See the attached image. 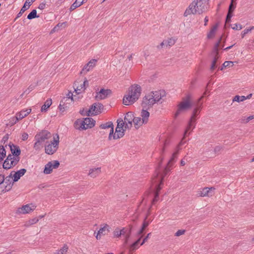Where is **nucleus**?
I'll list each match as a JSON object with an SVG mask.
<instances>
[{
  "instance_id": "1",
  "label": "nucleus",
  "mask_w": 254,
  "mask_h": 254,
  "mask_svg": "<svg viewBox=\"0 0 254 254\" xmlns=\"http://www.w3.org/2000/svg\"><path fill=\"white\" fill-rule=\"evenodd\" d=\"M195 124L196 121L190 118L185 130L183 138L175 147L174 152L173 153L171 159L169 160L166 166V172L169 171L171 169V166H172L176 162L175 159L177 158L179 151L182 149L181 146L186 143V141H184L185 138L190 134L191 132L195 128Z\"/></svg>"
},
{
  "instance_id": "2",
  "label": "nucleus",
  "mask_w": 254,
  "mask_h": 254,
  "mask_svg": "<svg viewBox=\"0 0 254 254\" xmlns=\"http://www.w3.org/2000/svg\"><path fill=\"white\" fill-rule=\"evenodd\" d=\"M209 0H194L187 8L184 15L187 16L191 14H201L209 8Z\"/></svg>"
},
{
  "instance_id": "3",
  "label": "nucleus",
  "mask_w": 254,
  "mask_h": 254,
  "mask_svg": "<svg viewBox=\"0 0 254 254\" xmlns=\"http://www.w3.org/2000/svg\"><path fill=\"white\" fill-rule=\"evenodd\" d=\"M141 92V88L138 84L130 86L123 98V104L128 106L133 104L139 98Z\"/></svg>"
},
{
  "instance_id": "4",
  "label": "nucleus",
  "mask_w": 254,
  "mask_h": 254,
  "mask_svg": "<svg viewBox=\"0 0 254 254\" xmlns=\"http://www.w3.org/2000/svg\"><path fill=\"white\" fill-rule=\"evenodd\" d=\"M165 95V92L163 90L152 92L143 98L142 106L144 108H149L155 103L159 102L162 97Z\"/></svg>"
},
{
  "instance_id": "5",
  "label": "nucleus",
  "mask_w": 254,
  "mask_h": 254,
  "mask_svg": "<svg viewBox=\"0 0 254 254\" xmlns=\"http://www.w3.org/2000/svg\"><path fill=\"white\" fill-rule=\"evenodd\" d=\"M166 167L164 170V172L163 174H160V171L159 169L156 170V176L154 178H153L152 180V184L155 186L156 188V191L155 192L154 198L152 200V203H155L158 200V195L159 191L162 189V185H163V180L164 177L169 173L172 169L169 171L166 172L165 171Z\"/></svg>"
},
{
  "instance_id": "6",
  "label": "nucleus",
  "mask_w": 254,
  "mask_h": 254,
  "mask_svg": "<svg viewBox=\"0 0 254 254\" xmlns=\"http://www.w3.org/2000/svg\"><path fill=\"white\" fill-rule=\"evenodd\" d=\"M192 106L191 97L188 95L183 98L177 106V110L175 114V118H177L181 113L189 110Z\"/></svg>"
},
{
  "instance_id": "7",
  "label": "nucleus",
  "mask_w": 254,
  "mask_h": 254,
  "mask_svg": "<svg viewBox=\"0 0 254 254\" xmlns=\"http://www.w3.org/2000/svg\"><path fill=\"white\" fill-rule=\"evenodd\" d=\"M60 142V138L59 135L56 134L54 136L53 140L50 143L45 145V152L48 155L54 154L58 150Z\"/></svg>"
},
{
  "instance_id": "8",
  "label": "nucleus",
  "mask_w": 254,
  "mask_h": 254,
  "mask_svg": "<svg viewBox=\"0 0 254 254\" xmlns=\"http://www.w3.org/2000/svg\"><path fill=\"white\" fill-rule=\"evenodd\" d=\"M150 114L149 113L145 110H142L141 112L140 117H135L133 121L134 126L136 129H138L143 124H146L149 119Z\"/></svg>"
},
{
  "instance_id": "9",
  "label": "nucleus",
  "mask_w": 254,
  "mask_h": 254,
  "mask_svg": "<svg viewBox=\"0 0 254 254\" xmlns=\"http://www.w3.org/2000/svg\"><path fill=\"white\" fill-rule=\"evenodd\" d=\"M19 157L14 156L13 155H8L3 163V168L8 170L14 167L19 162Z\"/></svg>"
},
{
  "instance_id": "10",
  "label": "nucleus",
  "mask_w": 254,
  "mask_h": 254,
  "mask_svg": "<svg viewBox=\"0 0 254 254\" xmlns=\"http://www.w3.org/2000/svg\"><path fill=\"white\" fill-rule=\"evenodd\" d=\"M103 105L99 103L93 104L88 110L87 115L88 116H95L100 114L103 110Z\"/></svg>"
},
{
  "instance_id": "11",
  "label": "nucleus",
  "mask_w": 254,
  "mask_h": 254,
  "mask_svg": "<svg viewBox=\"0 0 254 254\" xmlns=\"http://www.w3.org/2000/svg\"><path fill=\"white\" fill-rule=\"evenodd\" d=\"M60 166V162L57 160L49 162L45 166L43 173L46 175L51 174L54 169L58 168Z\"/></svg>"
},
{
  "instance_id": "12",
  "label": "nucleus",
  "mask_w": 254,
  "mask_h": 254,
  "mask_svg": "<svg viewBox=\"0 0 254 254\" xmlns=\"http://www.w3.org/2000/svg\"><path fill=\"white\" fill-rule=\"evenodd\" d=\"M222 37H221L220 38L219 40L218 41V42L217 43H216V44L215 45L214 47L213 48L212 53L214 56V58L212 61V64H211V65L210 67L211 70L214 69L216 68V67L217 66L216 63H217V61L219 57V55H218L219 47L220 42L222 40Z\"/></svg>"
},
{
  "instance_id": "13",
  "label": "nucleus",
  "mask_w": 254,
  "mask_h": 254,
  "mask_svg": "<svg viewBox=\"0 0 254 254\" xmlns=\"http://www.w3.org/2000/svg\"><path fill=\"white\" fill-rule=\"evenodd\" d=\"M36 208V206L32 203L23 205L18 208L17 213L18 214H25L33 212Z\"/></svg>"
},
{
  "instance_id": "14",
  "label": "nucleus",
  "mask_w": 254,
  "mask_h": 254,
  "mask_svg": "<svg viewBox=\"0 0 254 254\" xmlns=\"http://www.w3.org/2000/svg\"><path fill=\"white\" fill-rule=\"evenodd\" d=\"M206 94V92L203 94V95L199 98L197 101V102L195 104V106L193 110L192 115L190 117V119L196 121V117L200 112L202 109V103H200L201 100L203 98V96Z\"/></svg>"
},
{
  "instance_id": "15",
  "label": "nucleus",
  "mask_w": 254,
  "mask_h": 254,
  "mask_svg": "<svg viewBox=\"0 0 254 254\" xmlns=\"http://www.w3.org/2000/svg\"><path fill=\"white\" fill-rule=\"evenodd\" d=\"M52 137V134L47 130H42L35 136V139H38L41 142H44L46 140Z\"/></svg>"
},
{
  "instance_id": "16",
  "label": "nucleus",
  "mask_w": 254,
  "mask_h": 254,
  "mask_svg": "<svg viewBox=\"0 0 254 254\" xmlns=\"http://www.w3.org/2000/svg\"><path fill=\"white\" fill-rule=\"evenodd\" d=\"M134 115L131 112H127L124 118V122L126 123L125 128H130L132 126V122Z\"/></svg>"
},
{
  "instance_id": "17",
  "label": "nucleus",
  "mask_w": 254,
  "mask_h": 254,
  "mask_svg": "<svg viewBox=\"0 0 254 254\" xmlns=\"http://www.w3.org/2000/svg\"><path fill=\"white\" fill-rule=\"evenodd\" d=\"M88 81L85 79L83 83H81L80 85H79V82L78 81H76L74 84V91L77 94H79L83 92L86 89V86H88Z\"/></svg>"
},
{
  "instance_id": "18",
  "label": "nucleus",
  "mask_w": 254,
  "mask_h": 254,
  "mask_svg": "<svg viewBox=\"0 0 254 254\" xmlns=\"http://www.w3.org/2000/svg\"><path fill=\"white\" fill-rule=\"evenodd\" d=\"M31 109H28L25 110H22L20 112L17 113L15 117L12 118L13 121L15 120L12 124L13 125L16 124V123H17L19 120H21L26 117L31 113Z\"/></svg>"
},
{
  "instance_id": "19",
  "label": "nucleus",
  "mask_w": 254,
  "mask_h": 254,
  "mask_svg": "<svg viewBox=\"0 0 254 254\" xmlns=\"http://www.w3.org/2000/svg\"><path fill=\"white\" fill-rule=\"evenodd\" d=\"M112 91L110 89H101L100 91L96 92L95 99L97 100L104 99L110 95Z\"/></svg>"
},
{
  "instance_id": "20",
  "label": "nucleus",
  "mask_w": 254,
  "mask_h": 254,
  "mask_svg": "<svg viewBox=\"0 0 254 254\" xmlns=\"http://www.w3.org/2000/svg\"><path fill=\"white\" fill-rule=\"evenodd\" d=\"M110 227L108 224H104L103 227H101L98 230L96 235L97 240H100L102 236L107 235L110 231Z\"/></svg>"
},
{
  "instance_id": "21",
  "label": "nucleus",
  "mask_w": 254,
  "mask_h": 254,
  "mask_svg": "<svg viewBox=\"0 0 254 254\" xmlns=\"http://www.w3.org/2000/svg\"><path fill=\"white\" fill-rule=\"evenodd\" d=\"M97 62V61L96 59L91 60L84 66L80 73L85 74L90 70L92 69L96 65Z\"/></svg>"
},
{
  "instance_id": "22",
  "label": "nucleus",
  "mask_w": 254,
  "mask_h": 254,
  "mask_svg": "<svg viewBox=\"0 0 254 254\" xmlns=\"http://www.w3.org/2000/svg\"><path fill=\"white\" fill-rule=\"evenodd\" d=\"M215 190V188L213 187L208 188L205 187L202 189V190L198 191V194L199 196H210L212 194H211V191Z\"/></svg>"
},
{
  "instance_id": "23",
  "label": "nucleus",
  "mask_w": 254,
  "mask_h": 254,
  "mask_svg": "<svg viewBox=\"0 0 254 254\" xmlns=\"http://www.w3.org/2000/svg\"><path fill=\"white\" fill-rule=\"evenodd\" d=\"M175 43V40L172 38H170L167 40H164L160 43L159 45L157 46L158 49H161L163 48H170Z\"/></svg>"
},
{
  "instance_id": "24",
  "label": "nucleus",
  "mask_w": 254,
  "mask_h": 254,
  "mask_svg": "<svg viewBox=\"0 0 254 254\" xmlns=\"http://www.w3.org/2000/svg\"><path fill=\"white\" fill-rule=\"evenodd\" d=\"M100 127L102 129L110 128L109 139H111L112 135L114 133V125L111 122L102 124L100 126Z\"/></svg>"
},
{
  "instance_id": "25",
  "label": "nucleus",
  "mask_w": 254,
  "mask_h": 254,
  "mask_svg": "<svg viewBox=\"0 0 254 254\" xmlns=\"http://www.w3.org/2000/svg\"><path fill=\"white\" fill-rule=\"evenodd\" d=\"M35 0H26L24 4V5L21 8L20 11L17 14V18L20 17L22 15V14L25 12V11H26L29 8L30 5Z\"/></svg>"
},
{
  "instance_id": "26",
  "label": "nucleus",
  "mask_w": 254,
  "mask_h": 254,
  "mask_svg": "<svg viewBox=\"0 0 254 254\" xmlns=\"http://www.w3.org/2000/svg\"><path fill=\"white\" fill-rule=\"evenodd\" d=\"M101 173V168L97 167V168H92L89 170V173L88 174V176L90 177L95 178Z\"/></svg>"
},
{
  "instance_id": "27",
  "label": "nucleus",
  "mask_w": 254,
  "mask_h": 254,
  "mask_svg": "<svg viewBox=\"0 0 254 254\" xmlns=\"http://www.w3.org/2000/svg\"><path fill=\"white\" fill-rule=\"evenodd\" d=\"M125 129L117 127L115 130V133L113 134L112 136L114 139H117L122 137L124 134Z\"/></svg>"
},
{
  "instance_id": "28",
  "label": "nucleus",
  "mask_w": 254,
  "mask_h": 254,
  "mask_svg": "<svg viewBox=\"0 0 254 254\" xmlns=\"http://www.w3.org/2000/svg\"><path fill=\"white\" fill-rule=\"evenodd\" d=\"M14 173V172H11V173L9 176L6 177L4 179V182L5 184H7V185L5 186V189L1 190V191H6L9 190L12 186V184H11V182H10V179L12 178V173Z\"/></svg>"
},
{
  "instance_id": "29",
  "label": "nucleus",
  "mask_w": 254,
  "mask_h": 254,
  "mask_svg": "<svg viewBox=\"0 0 254 254\" xmlns=\"http://www.w3.org/2000/svg\"><path fill=\"white\" fill-rule=\"evenodd\" d=\"M26 170L25 169H21L12 174L13 183L18 181L21 177L23 176L26 173Z\"/></svg>"
},
{
  "instance_id": "30",
  "label": "nucleus",
  "mask_w": 254,
  "mask_h": 254,
  "mask_svg": "<svg viewBox=\"0 0 254 254\" xmlns=\"http://www.w3.org/2000/svg\"><path fill=\"white\" fill-rule=\"evenodd\" d=\"M69 103H67V98H63L60 102L59 106V109L62 112H64L65 110L68 108Z\"/></svg>"
},
{
  "instance_id": "31",
  "label": "nucleus",
  "mask_w": 254,
  "mask_h": 254,
  "mask_svg": "<svg viewBox=\"0 0 254 254\" xmlns=\"http://www.w3.org/2000/svg\"><path fill=\"white\" fill-rule=\"evenodd\" d=\"M148 215V214H147V215L145 217V218L143 221V222L142 223V227H141V229H140V230L138 232L137 234L138 236H142L141 234L144 232L145 229L149 225V224L151 222V221L147 220Z\"/></svg>"
},
{
  "instance_id": "32",
  "label": "nucleus",
  "mask_w": 254,
  "mask_h": 254,
  "mask_svg": "<svg viewBox=\"0 0 254 254\" xmlns=\"http://www.w3.org/2000/svg\"><path fill=\"white\" fill-rule=\"evenodd\" d=\"M218 24H215L214 25H213L211 27L210 30L207 33V37L208 39H212L215 36L216 31L218 28Z\"/></svg>"
},
{
  "instance_id": "33",
  "label": "nucleus",
  "mask_w": 254,
  "mask_h": 254,
  "mask_svg": "<svg viewBox=\"0 0 254 254\" xmlns=\"http://www.w3.org/2000/svg\"><path fill=\"white\" fill-rule=\"evenodd\" d=\"M10 150L12 154L14 156L19 157V155L20 154V150L19 147L12 145L10 146Z\"/></svg>"
},
{
  "instance_id": "34",
  "label": "nucleus",
  "mask_w": 254,
  "mask_h": 254,
  "mask_svg": "<svg viewBox=\"0 0 254 254\" xmlns=\"http://www.w3.org/2000/svg\"><path fill=\"white\" fill-rule=\"evenodd\" d=\"M84 120L87 129L91 128L95 126V121L93 119L90 118H86L84 119Z\"/></svg>"
},
{
  "instance_id": "35",
  "label": "nucleus",
  "mask_w": 254,
  "mask_h": 254,
  "mask_svg": "<svg viewBox=\"0 0 254 254\" xmlns=\"http://www.w3.org/2000/svg\"><path fill=\"white\" fill-rule=\"evenodd\" d=\"M84 2L83 0H76L70 6V10L72 11L75 8L79 7Z\"/></svg>"
},
{
  "instance_id": "36",
  "label": "nucleus",
  "mask_w": 254,
  "mask_h": 254,
  "mask_svg": "<svg viewBox=\"0 0 254 254\" xmlns=\"http://www.w3.org/2000/svg\"><path fill=\"white\" fill-rule=\"evenodd\" d=\"M142 236H140L138 240H137L135 242H134L132 244H131L129 248L130 251H134L139 248L138 244Z\"/></svg>"
},
{
  "instance_id": "37",
  "label": "nucleus",
  "mask_w": 254,
  "mask_h": 254,
  "mask_svg": "<svg viewBox=\"0 0 254 254\" xmlns=\"http://www.w3.org/2000/svg\"><path fill=\"white\" fill-rule=\"evenodd\" d=\"M52 104L51 99H48L46 101L44 104L42 106L41 111V112H46L47 110L50 107Z\"/></svg>"
},
{
  "instance_id": "38",
  "label": "nucleus",
  "mask_w": 254,
  "mask_h": 254,
  "mask_svg": "<svg viewBox=\"0 0 254 254\" xmlns=\"http://www.w3.org/2000/svg\"><path fill=\"white\" fill-rule=\"evenodd\" d=\"M68 250V247L67 245L65 244L64 246L60 250L57 251L54 254H66Z\"/></svg>"
},
{
  "instance_id": "39",
  "label": "nucleus",
  "mask_w": 254,
  "mask_h": 254,
  "mask_svg": "<svg viewBox=\"0 0 254 254\" xmlns=\"http://www.w3.org/2000/svg\"><path fill=\"white\" fill-rule=\"evenodd\" d=\"M248 97H245V96H240L239 95L235 96L233 99V102H240L244 101L246 99H248Z\"/></svg>"
},
{
  "instance_id": "40",
  "label": "nucleus",
  "mask_w": 254,
  "mask_h": 254,
  "mask_svg": "<svg viewBox=\"0 0 254 254\" xmlns=\"http://www.w3.org/2000/svg\"><path fill=\"white\" fill-rule=\"evenodd\" d=\"M35 140L36 141H35V142L34 143V148L36 150H39L41 148H42L43 142H41L38 139H35Z\"/></svg>"
},
{
  "instance_id": "41",
  "label": "nucleus",
  "mask_w": 254,
  "mask_h": 254,
  "mask_svg": "<svg viewBox=\"0 0 254 254\" xmlns=\"http://www.w3.org/2000/svg\"><path fill=\"white\" fill-rule=\"evenodd\" d=\"M6 155V151L2 145H0V161L3 160Z\"/></svg>"
},
{
  "instance_id": "42",
  "label": "nucleus",
  "mask_w": 254,
  "mask_h": 254,
  "mask_svg": "<svg viewBox=\"0 0 254 254\" xmlns=\"http://www.w3.org/2000/svg\"><path fill=\"white\" fill-rule=\"evenodd\" d=\"M38 16L37 15V11L35 9H33L27 16L28 19H32L35 17H37Z\"/></svg>"
},
{
  "instance_id": "43",
  "label": "nucleus",
  "mask_w": 254,
  "mask_h": 254,
  "mask_svg": "<svg viewBox=\"0 0 254 254\" xmlns=\"http://www.w3.org/2000/svg\"><path fill=\"white\" fill-rule=\"evenodd\" d=\"M38 219L34 218L33 219L29 220L28 222H26L25 225L26 226L28 227L37 223L38 222Z\"/></svg>"
},
{
  "instance_id": "44",
  "label": "nucleus",
  "mask_w": 254,
  "mask_h": 254,
  "mask_svg": "<svg viewBox=\"0 0 254 254\" xmlns=\"http://www.w3.org/2000/svg\"><path fill=\"white\" fill-rule=\"evenodd\" d=\"M253 119H254V115L250 116L248 117H244L242 119L241 122L244 124H247Z\"/></svg>"
},
{
  "instance_id": "45",
  "label": "nucleus",
  "mask_w": 254,
  "mask_h": 254,
  "mask_svg": "<svg viewBox=\"0 0 254 254\" xmlns=\"http://www.w3.org/2000/svg\"><path fill=\"white\" fill-rule=\"evenodd\" d=\"M117 127H119L122 128H125L126 123L121 119L118 120L117 121Z\"/></svg>"
},
{
  "instance_id": "46",
  "label": "nucleus",
  "mask_w": 254,
  "mask_h": 254,
  "mask_svg": "<svg viewBox=\"0 0 254 254\" xmlns=\"http://www.w3.org/2000/svg\"><path fill=\"white\" fill-rule=\"evenodd\" d=\"M80 119L77 120L74 124V127L76 129L82 130L80 125Z\"/></svg>"
},
{
  "instance_id": "47",
  "label": "nucleus",
  "mask_w": 254,
  "mask_h": 254,
  "mask_svg": "<svg viewBox=\"0 0 254 254\" xmlns=\"http://www.w3.org/2000/svg\"><path fill=\"white\" fill-rule=\"evenodd\" d=\"M63 98H67V103H70L72 101H73V94L69 92L67 94V96L64 97Z\"/></svg>"
},
{
  "instance_id": "48",
  "label": "nucleus",
  "mask_w": 254,
  "mask_h": 254,
  "mask_svg": "<svg viewBox=\"0 0 254 254\" xmlns=\"http://www.w3.org/2000/svg\"><path fill=\"white\" fill-rule=\"evenodd\" d=\"M231 28L233 30H240L242 29V26L240 24L235 23L231 25Z\"/></svg>"
},
{
  "instance_id": "49",
  "label": "nucleus",
  "mask_w": 254,
  "mask_h": 254,
  "mask_svg": "<svg viewBox=\"0 0 254 254\" xmlns=\"http://www.w3.org/2000/svg\"><path fill=\"white\" fill-rule=\"evenodd\" d=\"M131 231V227H130L129 228H123L121 230V235L125 236L126 235L128 232Z\"/></svg>"
},
{
  "instance_id": "50",
  "label": "nucleus",
  "mask_w": 254,
  "mask_h": 254,
  "mask_svg": "<svg viewBox=\"0 0 254 254\" xmlns=\"http://www.w3.org/2000/svg\"><path fill=\"white\" fill-rule=\"evenodd\" d=\"M114 237L115 238H119L121 236V230L116 228L113 232Z\"/></svg>"
},
{
  "instance_id": "51",
  "label": "nucleus",
  "mask_w": 254,
  "mask_h": 254,
  "mask_svg": "<svg viewBox=\"0 0 254 254\" xmlns=\"http://www.w3.org/2000/svg\"><path fill=\"white\" fill-rule=\"evenodd\" d=\"M254 27H252L250 28L246 29L244 31H243L241 33L242 37L244 38L245 36L248 33L252 31V30L254 29Z\"/></svg>"
},
{
  "instance_id": "52",
  "label": "nucleus",
  "mask_w": 254,
  "mask_h": 254,
  "mask_svg": "<svg viewBox=\"0 0 254 254\" xmlns=\"http://www.w3.org/2000/svg\"><path fill=\"white\" fill-rule=\"evenodd\" d=\"M233 65H234L233 62H231V61H226L223 64V66L225 67H232L233 66Z\"/></svg>"
},
{
  "instance_id": "53",
  "label": "nucleus",
  "mask_w": 254,
  "mask_h": 254,
  "mask_svg": "<svg viewBox=\"0 0 254 254\" xmlns=\"http://www.w3.org/2000/svg\"><path fill=\"white\" fill-rule=\"evenodd\" d=\"M234 2V0H231V2L229 5L228 12H233L234 10L235 9L236 6L233 4Z\"/></svg>"
},
{
  "instance_id": "54",
  "label": "nucleus",
  "mask_w": 254,
  "mask_h": 254,
  "mask_svg": "<svg viewBox=\"0 0 254 254\" xmlns=\"http://www.w3.org/2000/svg\"><path fill=\"white\" fill-rule=\"evenodd\" d=\"M185 230H179L178 231H177L176 232L175 236L176 237H179L181 235H184L185 234Z\"/></svg>"
},
{
  "instance_id": "55",
  "label": "nucleus",
  "mask_w": 254,
  "mask_h": 254,
  "mask_svg": "<svg viewBox=\"0 0 254 254\" xmlns=\"http://www.w3.org/2000/svg\"><path fill=\"white\" fill-rule=\"evenodd\" d=\"M232 13L233 12H228V14H227V17H226V23H229V22H230L231 18L233 16Z\"/></svg>"
},
{
  "instance_id": "56",
  "label": "nucleus",
  "mask_w": 254,
  "mask_h": 254,
  "mask_svg": "<svg viewBox=\"0 0 254 254\" xmlns=\"http://www.w3.org/2000/svg\"><path fill=\"white\" fill-rule=\"evenodd\" d=\"M80 123H81L80 125H81V127L82 130L86 129L87 128H86V127L85 126V122L84 119H80Z\"/></svg>"
},
{
  "instance_id": "57",
  "label": "nucleus",
  "mask_w": 254,
  "mask_h": 254,
  "mask_svg": "<svg viewBox=\"0 0 254 254\" xmlns=\"http://www.w3.org/2000/svg\"><path fill=\"white\" fill-rule=\"evenodd\" d=\"M150 235H151V233H148L147 235V236L143 239L142 242L140 243L141 246L143 245L147 241Z\"/></svg>"
},
{
  "instance_id": "58",
  "label": "nucleus",
  "mask_w": 254,
  "mask_h": 254,
  "mask_svg": "<svg viewBox=\"0 0 254 254\" xmlns=\"http://www.w3.org/2000/svg\"><path fill=\"white\" fill-rule=\"evenodd\" d=\"M28 134L26 132H23L21 134V139L22 140L25 141L28 139Z\"/></svg>"
},
{
  "instance_id": "59",
  "label": "nucleus",
  "mask_w": 254,
  "mask_h": 254,
  "mask_svg": "<svg viewBox=\"0 0 254 254\" xmlns=\"http://www.w3.org/2000/svg\"><path fill=\"white\" fill-rule=\"evenodd\" d=\"M130 234H131V231H129L126 235H125V244H127V243L128 240L130 237Z\"/></svg>"
},
{
  "instance_id": "60",
  "label": "nucleus",
  "mask_w": 254,
  "mask_h": 254,
  "mask_svg": "<svg viewBox=\"0 0 254 254\" xmlns=\"http://www.w3.org/2000/svg\"><path fill=\"white\" fill-rule=\"evenodd\" d=\"M4 177L3 175H0V186L4 183Z\"/></svg>"
},
{
  "instance_id": "61",
  "label": "nucleus",
  "mask_w": 254,
  "mask_h": 254,
  "mask_svg": "<svg viewBox=\"0 0 254 254\" xmlns=\"http://www.w3.org/2000/svg\"><path fill=\"white\" fill-rule=\"evenodd\" d=\"M65 24H66V22L59 23L56 25V27L59 29L60 28L62 27L64 25H65Z\"/></svg>"
},
{
  "instance_id": "62",
  "label": "nucleus",
  "mask_w": 254,
  "mask_h": 254,
  "mask_svg": "<svg viewBox=\"0 0 254 254\" xmlns=\"http://www.w3.org/2000/svg\"><path fill=\"white\" fill-rule=\"evenodd\" d=\"M181 165L183 166L185 165L186 164V161H185V157H184L183 159H182L180 162Z\"/></svg>"
},
{
  "instance_id": "63",
  "label": "nucleus",
  "mask_w": 254,
  "mask_h": 254,
  "mask_svg": "<svg viewBox=\"0 0 254 254\" xmlns=\"http://www.w3.org/2000/svg\"><path fill=\"white\" fill-rule=\"evenodd\" d=\"M209 20V18L208 16H205L204 18V26H206L207 25V22Z\"/></svg>"
},
{
  "instance_id": "64",
  "label": "nucleus",
  "mask_w": 254,
  "mask_h": 254,
  "mask_svg": "<svg viewBox=\"0 0 254 254\" xmlns=\"http://www.w3.org/2000/svg\"><path fill=\"white\" fill-rule=\"evenodd\" d=\"M59 28L56 27V26L52 29L51 33L55 32L58 31Z\"/></svg>"
}]
</instances>
